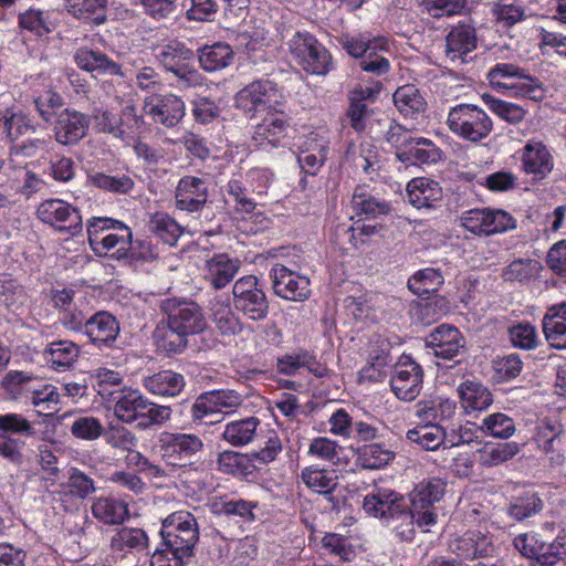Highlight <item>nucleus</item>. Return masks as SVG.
Instances as JSON below:
<instances>
[{"label":"nucleus","instance_id":"f03ea898","mask_svg":"<svg viewBox=\"0 0 566 566\" xmlns=\"http://www.w3.org/2000/svg\"><path fill=\"white\" fill-rule=\"evenodd\" d=\"M447 125L454 135L471 143L485 139L493 129L489 115L473 104H459L452 107L448 114Z\"/></svg>","mask_w":566,"mask_h":566},{"label":"nucleus","instance_id":"9d476101","mask_svg":"<svg viewBox=\"0 0 566 566\" xmlns=\"http://www.w3.org/2000/svg\"><path fill=\"white\" fill-rule=\"evenodd\" d=\"M157 447L167 463L185 467L202 451L203 441L192 433L163 432Z\"/></svg>","mask_w":566,"mask_h":566},{"label":"nucleus","instance_id":"4c0bfd02","mask_svg":"<svg viewBox=\"0 0 566 566\" xmlns=\"http://www.w3.org/2000/svg\"><path fill=\"white\" fill-rule=\"evenodd\" d=\"M199 62L207 72H216L229 66L234 57L232 48L227 43L206 45L199 51Z\"/></svg>","mask_w":566,"mask_h":566},{"label":"nucleus","instance_id":"5701e85b","mask_svg":"<svg viewBox=\"0 0 566 566\" xmlns=\"http://www.w3.org/2000/svg\"><path fill=\"white\" fill-rule=\"evenodd\" d=\"M119 324L108 312H97L85 323V334L97 347H109L116 340Z\"/></svg>","mask_w":566,"mask_h":566},{"label":"nucleus","instance_id":"49530a36","mask_svg":"<svg viewBox=\"0 0 566 566\" xmlns=\"http://www.w3.org/2000/svg\"><path fill=\"white\" fill-rule=\"evenodd\" d=\"M400 161L412 160L413 164L437 163L441 158L440 149L430 140L423 137H417L413 144L407 149L397 153Z\"/></svg>","mask_w":566,"mask_h":566},{"label":"nucleus","instance_id":"393cba45","mask_svg":"<svg viewBox=\"0 0 566 566\" xmlns=\"http://www.w3.org/2000/svg\"><path fill=\"white\" fill-rule=\"evenodd\" d=\"M405 503L403 497L398 493L384 490L366 495L363 509L369 516L382 518L389 522L397 513L400 512Z\"/></svg>","mask_w":566,"mask_h":566},{"label":"nucleus","instance_id":"473e14b6","mask_svg":"<svg viewBox=\"0 0 566 566\" xmlns=\"http://www.w3.org/2000/svg\"><path fill=\"white\" fill-rule=\"evenodd\" d=\"M38 377L20 370L8 371L2 380L1 388L13 401L29 402Z\"/></svg>","mask_w":566,"mask_h":566},{"label":"nucleus","instance_id":"aec40b11","mask_svg":"<svg viewBox=\"0 0 566 566\" xmlns=\"http://www.w3.org/2000/svg\"><path fill=\"white\" fill-rule=\"evenodd\" d=\"M464 338L460 331L451 325L436 327L427 337V346L433 355L442 359H453L464 350Z\"/></svg>","mask_w":566,"mask_h":566},{"label":"nucleus","instance_id":"a18cd8bd","mask_svg":"<svg viewBox=\"0 0 566 566\" xmlns=\"http://www.w3.org/2000/svg\"><path fill=\"white\" fill-rule=\"evenodd\" d=\"M260 424V420L255 417L229 422L222 432V438L233 447H242L250 443Z\"/></svg>","mask_w":566,"mask_h":566},{"label":"nucleus","instance_id":"7ed1b4c3","mask_svg":"<svg viewBox=\"0 0 566 566\" xmlns=\"http://www.w3.org/2000/svg\"><path fill=\"white\" fill-rule=\"evenodd\" d=\"M492 87L497 90H513L516 95L533 101H541L545 93L542 83L530 76L524 69L513 63H497L488 73Z\"/></svg>","mask_w":566,"mask_h":566},{"label":"nucleus","instance_id":"c9c22d12","mask_svg":"<svg viewBox=\"0 0 566 566\" xmlns=\"http://www.w3.org/2000/svg\"><path fill=\"white\" fill-rule=\"evenodd\" d=\"M494 21L503 28H512L534 15L532 10L520 1L499 0L491 9Z\"/></svg>","mask_w":566,"mask_h":566},{"label":"nucleus","instance_id":"a19ab883","mask_svg":"<svg viewBox=\"0 0 566 566\" xmlns=\"http://www.w3.org/2000/svg\"><path fill=\"white\" fill-rule=\"evenodd\" d=\"M29 402L39 413L50 415L57 411L61 395L56 386L36 378Z\"/></svg>","mask_w":566,"mask_h":566},{"label":"nucleus","instance_id":"f257e3e1","mask_svg":"<svg viewBox=\"0 0 566 566\" xmlns=\"http://www.w3.org/2000/svg\"><path fill=\"white\" fill-rule=\"evenodd\" d=\"M160 535L176 565L182 566V559L193 555L198 543V522L188 511L174 512L163 521Z\"/></svg>","mask_w":566,"mask_h":566},{"label":"nucleus","instance_id":"6e6d98bb","mask_svg":"<svg viewBox=\"0 0 566 566\" xmlns=\"http://www.w3.org/2000/svg\"><path fill=\"white\" fill-rule=\"evenodd\" d=\"M443 281V275L439 270L427 268L419 270L408 280V287L413 294L423 296L438 291Z\"/></svg>","mask_w":566,"mask_h":566},{"label":"nucleus","instance_id":"774afa93","mask_svg":"<svg viewBox=\"0 0 566 566\" xmlns=\"http://www.w3.org/2000/svg\"><path fill=\"white\" fill-rule=\"evenodd\" d=\"M539 566H566V535L557 536L538 557Z\"/></svg>","mask_w":566,"mask_h":566},{"label":"nucleus","instance_id":"052dcab7","mask_svg":"<svg viewBox=\"0 0 566 566\" xmlns=\"http://www.w3.org/2000/svg\"><path fill=\"white\" fill-rule=\"evenodd\" d=\"M482 99L491 112L510 124L521 123L526 115L523 106L499 99L490 94H483Z\"/></svg>","mask_w":566,"mask_h":566},{"label":"nucleus","instance_id":"bf43d9fd","mask_svg":"<svg viewBox=\"0 0 566 566\" xmlns=\"http://www.w3.org/2000/svg\"><path fill=\"white\" fill-rule=\"evenodd\" d=\"M115 415L122 422L130 423L142 415V394L126 389L115 405Z\"/></svg>","mask_w":566,"mask_h":566},{"label":"nucleus","instance_id":"0eeeda50","mask_svg":"<svg viewBox=\"0 0 566 566\" xmlns=\"http://www.w3.org/2000/svg\"><path fill=\"white\" fill-rule=\"evenodd\" d=\"M235 308L251 321H263L269 315L270 304L256 276L239 279L233 285Z\"/></svg>","mask_w":566,"mask_h":566},{"label":"nucleus","instance_id":"69168bd1","mask_svg":"<svg viewBox=\"0 0 566 566\" xmlns=\"http://www.w3.org/2000/svg\"><path fill=\"white\" fill-rule=\"evenodd\" d=\"M70 431L76 439L93 441L103 437L104 427L101 420L93 416H78L72 421Z\"/></svg>","mask_w":566,"mask_h":566},{"label":"nucleus","instance_id":"9b49d317","mask_svg":"<svg viewBox=\"0 0 566 566\" xmlns=\"http://www.w3.org/2000/svg\"><path fill=\"white\" fill-rule=\"evenodd\" d=\"M163 308L168 314L170 326L186 338L202 333L208 324L200 305L190 300H167Z\"/></svg>","mask_w":566,"mask_h":566},{"label":"nucleus","instance_id":"dca6fc26","mask_svg":"<svg viewBox=\"0 0 566 566\" xmlns=\"http://www.w3.org/2000/svg\"><path fill=\"white\" fill-rule=\"evenodd\" d=\"M534 441L537 448L549 458L552 464L564 462L565 429L559 420L554 418L542 419L536 427Z\"/></svg>","mask_w":566,"mask_h":566},{"label":"nucleus","instance_id":"a878e982","mask_svg":"<svg viewBox=\"0 0 566 566\" xmlns=\"http://www.w3.org/2000/svg\"><path fill=\"white\" fill-rule=\"evenodd\" d=\"M350 208L357 217L367 220L387 216L391 211L390 203L374 196L366 186H357L354 189Z\"/></svg>","mask_w":566,"mask_h":566},{"label":"nucleus","instance_id":"1a4fd4ad","mask_svg":"<svg viewBox=\"0 0 566 566\" xmlns=\"http://www.w3.org/2000/svg\"><path fill=\"white\" fill-rule=\"evenodd\" d=\"M144 113L155 124L166 128L175 127L185 116V103L174 94H157L144 86Z\"/></svg>","mask_w":566,"mask_h":566},{"label":"nucleus","instance_id":"bb28decb","mask_svg":"<svg viewBox=\"0 0 566 566\" xmlns=\"http://www.w3.org/2000/svg\"><path fill=\"white\" fill-rule=\"evenodd\" d=\"M74 62L86 72L102 75H123L122 66L98 50L87 46L78 48L74 53Z\"/></svg>","mask_w":566,"mask_h":566},{"label":"nucleus","instance_id":"c03bdc74","mask_svg":"<svg viewBox=\"0 0 566 566\" xmlns=\"http://www.w3.org/2000/svg\"><path fill=\"white\" fill-rule=\"evenodd\" d=\"M394 103L403 116H415L423 113L427 102L415 85H402L394 93Z\"/></svg>","mask_w":566,"mask_h":566},{"label":"nucleus","instance_id":"b1692460","mask_svg":"<svg viewBox=\"0 0 566 566\" xmlns=\"http://www.w3.org/2000/svg\"><path fill=\"white\" fill-rule=\"evenodd\" d=\"M207 202V187L201 178L186 176L176 189V206L180 210L196 212Z\"/></svg>","mask_w":566,"mask_h":566},{"label":"nucleus","instance_id":"e433bc0d","mask_svg":"<svg viewBox=\"0 0 566 566\" xmlns=\"http://www.w3.org/2000/svg\"><path fill=\"white\" fill-rule=\"evenodd\" d=\"M35 432L33 422L22 413L0 415V440H18L15 437L32 438Z\"/></svg>","mask_w":566,"mask_h":566},{"label":"nucleus","instance_id":"a211bd4d","mask_svg":"<svg viewBox=\"0 0 566 566\" xmlns=\"http://www.w3.org/2000/svg\"><path fill=\"white\" fill-rule=\"evenodd\" d=\"M302 368H306L317 378H324L329 375V369L316 359L313 352L305 348H297L276 359V370L279 374L294 376Z\"/></svg>","mask_w":566,"mask_h":566},{"label":"nucleus","instance_id":"f8f14e48","mask_svg":"<svg viewBox=\"0 0 566 566\" xmlns=\"http://www.w3.org/2000/svg\"><path fill=\"white\" fill-rule=\"evenodd\" d=\"M461 224L473 234L486 237L516 228V221L510 213L490 208L465 211Z\"/></svg>","mask_w":566,"mask_h":566},{"label":"nucleus","instance_id":"2eb2a0df","mask_svg":"<svg viewBox=\"0 0 566 566\" xmlns=\"http://www.w3.org/2000/svg\"><path fill=\"white\" fill-rule=\"evenodd\" d=\"M287 128L286 115L280 111H270L253 127L252 146L265 150L276 148L285 139Z\"/></svg>","mask_w":566,"mask_h":566},{"label":"nucleus","instance_id":"412c9836","mask_svg":"<svg viewBox=\"0 0 566 566\" xmlns=\"http://www.w3.org/2000/svg\"><path fill=\"white\" fill-rule=\"evenodd\" d=\"M88 118L71 108H64L56 115L55 139L62 145H73L81 140L88 129Z\"/></svg>","mask_w":566,"mask_h":566},{"label":"nucleus","instance_id":"423d86ee","mask_svg":"<svg viewBox=\"0 0 566 566\" xmlns=\"http://www.w3.org/2000/svg\"><path fill=\"white\" fill-rule=\"evenodd\" d=\"M280 97L276 84L269 80H260L240 90L235 96V104L250 117H255L258 113L277 111Z\"/></svg>","mask_w":566,"mask_h":566},{"label":"nucleus","instance_id":"7c9ffc66","mask_svg":"<svg viewBox=\"0 0 566 566\" xmlns=\"http://www.w3.org/2000/svg\"><path fill=\"white\" fill-rule=\"evenodd\" d=\"M206 277L214 289H222L230 283L240 268V261L226 253L214 254L206 262Z\"/></svg>","mask_w":566,"mask_h":566},{"label":"nucleus","instance_id":"c85d7f7f","mask_svg":"<svg viewBox=\"0 0 566 566\" xmlns=\"http://www.w3.org/2000/svg\"><path fill=\"white\" fill-rule=\"evenodd\" d=\"M409 202L417 209L432 208L442 199V188L439 182L426 178H415L407 185Z\"/></svg>","mask_w":566,"mask_h":566},{"label":"nucleus","instance_id":"58836bf2","mask_svg":"<svg viewBox=\"0 0 566 566\" xmlns=\"http://www.w3.org/2000/svg\"><path fill=\"white\" fill-rule=\"evenodd\" d=\"M521 451V446L517 442H497L485 443L480 453V464L482 467L492 468L501 465L512 460Z\"/></svg>","mask_w":566,"mask_h":566},{"label":"nucleus","instance_id":"f704fd0d","mask_svg":"<svg viewBox=\"0 0 566 566\" xmlns=\"http://www.w3.org/2000/svg\"><path fill=\"white\" fill-rule=\"evenodd\" d=\"M446 42V52L451 60L462 57L476 48L475 29L469 24H460L449 32Z\"/></svg>","mask_w":566,"mask_h":566},{"label":"nucleus","instance_id":"864d4df0","mask_svg":"<svg viewBox=\"0 0 566 566\" xmlns=\"http://www.w3.org/2000/svg\"><path fill=\"white\" fill-rule=\"evenodd\" d=\"M28 296L24 289L13 279L0 277V303L12 313L21 314L27 305Z\"/></svg>","mask_w":566,"mask_h":566},{"label":"nucleus","instance_id":"79ce46f5","mask_svg":"<svg viewBox=\"0 0 566 566\" xmlns=\"http://www.w3.org/2000/svg\"><path fill=\"white\" fill-rule=\"evenodd\" d=\"M92 513L105 524H119L128 515V506L115 497H98L93 502Z\"/></svg>","mask_w":566,"mask_h":566},{"label":"nucleus","instance_id":"4d7b16f0","mask_svg":"<svg viewBox=\"0 0 566 566\" xmlns=\"http://www.w3.org/2000/svg\"><path fill=\"white\" fill-rule=\"evenodd\" d=\"M338 43L350 56L360 61L373 49H386L387 41L382 38L369 39L359 34L358 36L342 35L338 38Z\"/></svg>","mask_w":566,"mask_h":566},{"label":"nucleus","instance_id":"4be33fe9","mask_svg":"<svg viewBox=\"0 0 566 566\" xmlns=\"http://www.w3.org/2000/svg\"><path fill=\"white\" fill-rule=\"evenodd\" d=\"M144 53L156 59L171 73H175L182 64L193 62L195 59V54L184 43L176 41L156 45L151 43L145 48Z\"/></svg>","mask_w":566,"mask_h":566},{"label":"nucleus","instance_id":"3c124183","mask_svg":"<svg viewBox=\"0 0 566 566\" xmlns=\"http://www.w3.org/2000/svg\"><path fill=\"white\" fill-rule=\"evenodd\" d=\"M154 344L157 350L170 354L182 352L187 346V338L167 324L157 325L153 333Z\"/></svg>","mask_w":566,"mask_h":566},{"label":"nucleus","instance_id":"5fc2aeb1","mask_svg":"<svg viewBox=\"0 0 566 566\" xmlns=\"http://www.w3.org/2000/svg\"><path fill=\"white\" fill-rule=\"evenodd\" d=\"M148 229L168 245H175L182 233L181 227L165 212H157L151 216Z\"/></svg>","mask_w":566,"mask_h":566},{"label":"nucleus","instance_id":"338daca9","mask_svg":"<svg viewBox=\"0 0 566 566\" xmlns=\"http://www.w3.org/2000/svg\"><path fill=\"white\" fill-rule=\"evenodd\" d=\"M538 271V262L532 259H517L503 269L502 276L510 282L531 280Z\"/></svg>","mask_w":566,"mask_h":566},{"label":"nucleus","instance_id":"f3484780","mask_svg":"<svg viewBox=\"0 0 566 566\" xmlns=\"http://www.w3.org/2000/svg\"><path fill=\"white\" fill-rule=\"evenodd\" d=\"M422 382V368L413 360L408 359L396 366L390 379V387L398 399L412 401L420 395Z\"/></svg>","mask_w":566,"mask_h":566},{"label":"nucleus","instance_id":"c756f323","mask_svg":"<svg viewBox=\"0 0 566 566\" xmlns=\"http://www.w3.org/2000/svg\"><path fill=\"white\" fill-rule=\"evenodd\" d=\"M523 168L525 172L544 178L553 169V160L546 146L538 140H530L523 148Z\"/></svg>","mask_w":566,"mask_h":566},{"label":"nucleus","instance_id":"20e7f679","mask_svg":"<svg viewBox=\"0 0 566 566\" xmlns=\"http://www.w3.org/2000/svg\"><path fill=\"white\" fill-rule=\"evenodd\" d=\"M290 52L307 73L325 75L332 69V55L308 32H296L289 41Z\"/></svg>","mask_w":566,"mask_h":566},{"label":"nucleus","instance_id":"e2e57ef3","mask_svg":"<svg viewBox=\"0 0 566 566\" xmlns=\"http://www.w3.org/2000/svg\"><path fill=\"white\" fill-rule=\"evenodd\" d=\"M106 442L116 448H123L128 450L127 460L136 464L139 463L142 455L137 451L130 450L133 446H136L137 439L122 426H111L104 429L103 433Z\"/></svg>","mask_w":566,"mask_h":566},{"label":"nucleus","instance_id":"cd10ccee","mask_svg":"<svg viewBox=\"0 0 566 566\" xmlns=\"http://www.w3.org/2000/svg\"><path fill=\"white\" fill-rule=\"evenodd\" d=\"M543 333L549 345L566 349V303L551 306L542 321Z\"/></svg>","mask_w":566,"mask_h":566},{"label":"nucleus","instance_id":"39448f33","mask_svg":"<svg viewBox=\"0 0 566 566\" xmlns=\"http://www.w3.org/2000/svg\"><path fill=\"white\" fill-rule=\"evenodd\" d=\"M115 224H120L118 221L109 218H94L88 222L87 233L88 243L91 249L96 255H107L112 250H115L112 255L116 259H122L127 255V251L132 245V232L127 227H123V234L107 233L99 238L98 232L115 228Z\"/></svg>","mask_w":566,"mask_h":566},{"label":"nucleus","instance_id":"09e8293b","mask_svg":"<svg viewBox=\"0 0 566 566\" xmlns=\"http://www.w3.org/2000/svg\"><path fill=\"white\" fill-rule=\"evenodd\" d=\"M301 478L308 489L319 494L329 495L338 485V475L335 470L308 467L302 471Z\"/></svg>","mask_w":566,"mask_h":566},{"label":"nucleus","instance_id":"ea45409f","mask_svg":"<svg viewBox=\"0 0 566 566\" xmlns=\"http://www.w3.org/2000/svg\"><path fill=\"white\" fill-rule=\"evenodd\" d=\"M407 439L419 444L424 450H436L442 443H448V434L438 423H422L408 430Z\"/></svg>","mask_w":566,"mask_h":566},{"label":"nucleus","instance_id":"72a5a7b5","mask_svg":"<svg viewBox=\"0 0 566 566\" xmlns=\"http://www.w3.org/2000/svg\"><path fill=\"white\" fill-rule=\"evenodd\" d=\"M458 394L463 408L469 411H481L493 402V396L488 387L475 380H467L458 387Z\"/></svg>","mask_w":566,"mask_h":566},{"label":"nucleus","instance_id":"6e6552de","mask_svg":"<svg viewBox=\"0 0 566 566\" xmlns=\"http://www.w3.org/2000/svg\"><path fill=\"white\" fill-rule=\"evenodd\" d=\"M36 214L42 222L71 237L81 233L83 230L80 211L62 199L52 198L44 200L39 205Z\"/></svg>","mask_w":566,"mask_h":566},{"label":"nucleus","instance_id":"2f4dec72","mask_svg":"<svg viewBox=\"0 0 566 566\" xmlns=\"http://www.w3.org/2000/svg\"><path fill=\"white\" fill-rule=\"evenodd\" d=\"M80 356V346L67 339L51 342L44 350V357L56 371L73 367Z\"/></svg>","mask_w":566,"mask_h":566},{"label":"nucleus","instance_id":"37998d69","mask_svg":"<svg viewBox=\"0 0 566 566\" xmlns=\"http://www.w3.org/2000/svg\"><path fill=\"white\" fill-rule=\"evenodd\" d=\"M185 385L184 377L172 370H161L147 379L144 386L154 395L176 396Z\"/></svg>","mask_w":566,"mask_h":566},{"label":"nucleus","instance_id":"8fccbe9b","mask_svg":"<svg viewBox=\"0 0 566 566\" xmlns=\"http://www.w3.org/2000/svg\"><path fill=\"white\" fill-rule=\"evenodd\" d=\"M394 458L395 452L382 443L365 444L357 450V462L364 469H381Z\"/></svg>","mask_w":566,"mask_h":566},{"label":"nucleus","instance_id":"13d9d810","mask_svg":"<svg viewBox=\"0 0 566 566\" xmlns=\"http://www.w3.org/2000/svg\"><path fill=\"white\" fill-rule=\"evenodd\" d=\"M543 501L535 492H526L513 499L507 507V513L516 521H523L536 515L543 510Z\"/></svg>","mask_w":566,"mask_h":566},{"label":"nucleus","instance_id":"0e129e2a","mask_svg":"<svg viewBox=\"0 0 566 566\" xmlns=\"http://www.w3.org/2000/svg\"><path fill=\"white\" fill-rule=\"evenodd\" d=\"M481 431L497 439H509L516 432L514 420L505 413L489 415L482 420Z\"/></svg>","mask_w":566,"mask_h":566},{"label":"nucleus","instance_id":"ddd939ff","mask_svg":"<svg viewBox=\"0 0 566 566\" xmlns=\"http://www.w3.org/2000/svg\"><path fill=\"white\" fill-rule=\"evenodd\" d=\"M242 405V397L234 390H212L201 394L191 407L193 420L206 416L229 415Z\"/></svg>","mask_w":566,"mask_h":566},{"label":"nucleus","instance_id":"4468645a","mask_svg":"<svg viewBox=\"0 0 566 566\" xmlns=\"http://www.w3.org/2000/svg\"><path fill=\"white\" fill-rule=\"evenodd\" d=\"M272 289L275 295L284 300L303 302L311 295L308 277L301 275L285 265H275L270 271Z\"/></svg>","mask_w":566,"mask_h":566},{"label":"nucleus","instance_id":"6ab92c4d","mask_svg":"<svg viewBox=\"0 0 566 566\" xmlns=\"http://www.w3.org/2000/svg\"><path fill=\"white\" fill-rule=\"evenodd\" d=\"M209 311L214 329L224 338H233L247 328L233 311L228 296L214 297L210 303Z\"/></svg>","mask_w":566,"mask_h":566},{"label":"nucleus","instance_id":"680f3d73","mask_svg":"<svg viewBox=\"0 0 566 566\" xmlns=\"http://www.w3.org/2000/svg\"><path fill=\"white\" fill-rule=\"evenodd\" d=\"M251 463L245 454L226 450L219 453L217 459L218 471L231 475H248L252 472Z\"/></svg>","mask_w":566,"mask_h":566},{"label":"nucleus","instance_id":"603ef678","mask_svg":"<svg viewBox=\"0 0 566 566\" xmlns=\"http://www.w3.org/2000/svg\"><path fill=\"white\" fill-rule=\"evenodd\" d=\"M444 483L440 479H428L420 482L411 493V506L426 509L432 507L444 494Z\"/></svg>","mask_w":566,"mask_h":566},{"label":"nucleus","instance_id":"de8ad7c7","mask_svg":"<svg viewBox=\"0 0 566 566\" xmlns=\"http://www.w3.org/2000/svg\"><path fill=\"white\" fill-rule=\"evenodd\" d=\"M107 0H66L65 8L69 13L94 24L105 21Z\"/></svg>","mask_w":566,"mask_h":566}]
</instances>
